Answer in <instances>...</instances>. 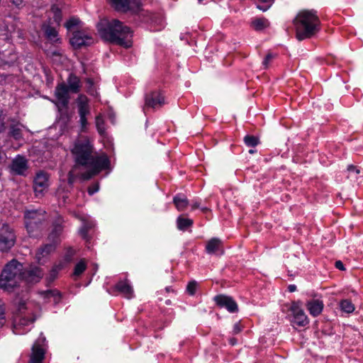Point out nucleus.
<instances>
[{
    "mask_svg": "<svg viewBox=\"0 0 363 363\" xmlns=\"http://www.w3.org/2000/svg\"><path fill=\"white\" fill-rule=\"evenodd\" d=\"M71 152L74 157L76 165L89 167L90 170L81 174L83 180H88L101 170L108 167L109 160L106 155H92V146L89 140L84 138L77 140Z\"/></svg>",
    "mask_w": 363,
    "mask_h": 363,
    "instance_id": "obj_1",
    "label": "nucleus"
},
{
    "mask_svg": "<svg viewBox=\"0 0 363 363\" xmlns=\"http://www.w3.org/2000/svg\"><path fill=\"white\" fill-rule=\"evenodd\" d=\"M100 36L105 40L128 48L132 45V31L117 19L101 20L97 24Z\"/></svg>",
    "mask_w": 363,
    "mask_h": 363,
    "instance_id": "obj_2",
    "label": "nucleus"
},
{
    "mask_svg": "<svg viewBox=\"0 0 363 363\" xmlns=\"http://www.w3.org/2000/svg\"><path fill=\"white\" fill-rule=\"evenodd\" d=\"M294 24L297 39L303 40L311 38L318 33L320 20L315 11L304 10L297 14L294 20Z\"/></svg>",
    "mask_w": 363,
    "mask_h": 363,
    "instance_id": "obj_3",
    "label": "nucleus"
},
{
    "mask_svg": "<svg viewBox=\"0 0 363 363\" xmlns=\"http://www.w3.org/2000/svg\"><path fill=\"white\" fill-rule=\"evenodd\" d=\"M23 265L15 259L11 260L0 275V287L6 290L15 287L23 279Z\"/></svg>",
    "mask_w": 363,
    "mask_h": 363,
    "instance_id": "obj_4",
    "label": "nucleus"
},
{
    "mask_svg": "<svg viewBox=\"0 0 363 363\" xmlns=\"http://www.w3.org/2000/svg\"><path fill=\"white\" fill-rule=\"evenodd\" d=\"M35 320L30 306L25 302H19L17 312L13 317V332L20 334L19 331L23 326L32 323Z\"/></svg>",
    "mask_w": 363,
    "mask_h": 363,
    "instance_id": "obj_5",
    "label": "nucleus"
},
{
    "mask_svg": "<svg viewBox=\"0 0 363 363\" xmlns=\"http://www.w3.org/2000/svg\"><path fill=\"white\" fill-rule=\"evenodd\" d=\"M25 224L29 233H33L38 228L39 225L45 219V211L42 210L27 211L25 212Z\"/></svg>",
    "mask_w": 363,
    "mask_h": 363,
    "instance_id": "obj_6",
    "label": "nucleus"
},
{
    "mask_svg": "<svg viewBox=\"0 0 363 363\" xmlns=\"http://www.w3.org/2000/svg\"><path fill=\"white\" fill-rule=\"evenodd\" d=\"M15 242V235L6 224H0V251H7Z\"/></svg>",
    "mask_w": 363,
    "mask_h": 363,
    "instance_id": "obj_7",
    "label": "nucleus"
},
{
    "mask_svg": "<svg viewBox=\"0 0 363 363\" xmlns=\"http://www.w3.org/2000/svg\"><path fill=\"white\" fill-rule=\"evenodd\" d=\"M301 306L300 301H294L291 303L289 310L293 315V323L298 326L304 327L308 324L309 320Z\"/></svg>",
    "mask_w": 363,
    "mask_h": 363,
    "instance_id": "obj_8",
    "label": "nucleus"
},
{
    "mask_svg": "<svg viewBox=\"0 0 363 363\" xmlns=\"http://www.w3.org/2000/svg\"><path fill=\"white\" fill-rule=\"evenodd\" d=\"M70 43L74 48L78 49L93 44L94 40L90 33L83 30H76L72 33Z\"/></svg>",
    "mask_w": 363,
    "mask_h": 363,
    "instance_id": "obj_9",
    "label": "nucleus"
},
{
    "mask_svg": "<svg viewBox=\"0 0 363 363\" xmlns=\"http://www.w3.org/2000/svg\"><path fill=\"white\" fill-rule=\"evenodd\" d=\"M49 186V175L43 172H38L33 180V189L36 196H42Z\"/></svg>",
    "mask_w": 363,
    "mask_h": 363,
    "instance_id": "obj_10",
    "label": "nucleus"
},
{
    "mask_svg": "<svg viewBox=\"0 0 363 363\" xmlns=\"http://www.w3.org/2000/svg\"><path fill=\"white\" fill-rule=\"evenodd\" d=\"M111 6L117 11L125 12L137 11L140 6V0H109Z\"/></svg>",
    "mask_w": 363,
    "mask_h": 363,
    "instance_id": "obj_11",
    "label": "nucleus"
},
{
    "mask_svg": "<svg viewBox=\"0 0 363 363\" xmlns=\"http://www.w3.org/2000/svg\"><path fill=\"white\" fill-rule=\"evenodd\" d=\"M45 340V337L41 334L33 344L30 357V363H42L45 358V349L43 346Z\"/></svg>",
    "mask_w": 363,
    "mask_h": 363,
    "instance_id": "obj_12",
    "label": "nucleus"
},
{
    "mask_svg": "<svg viewBox=\"0 0 363 363\" xmlns=\"http://www.w3.org/2000/svg\"><path fill=\"white\" fill-rule=\"evenodd\" d=\"M214 301L218 306L225 308L230 313H235L238 311V304L230 296L218 295L214 297Z\"/></svg>",
    "mask_w": 363,
    "mask_h": 363,
    "instance_id": "obj_13",
    "label": "nucleus"
},
{
    "mask_svg": "<svg viewBox=\"0 0 363 363\" xmlns=\"http://www.w3.org/2000/svg\"><path fill=\"white\" fill-rule=\"evenodd\" d=\"M69 89L65 83L59 84L55 91V95L57 99L58 104L62 107H67L69 101Z\"/></svg>",
    "mask_w": 363,
    "mask_h": 363,
    "instance_id": "obj_14",
    "label": "nucleus"
},
{
    "mask_svg": "<svg viewBox=\"0 0 363 363\" xmlns=\"http://www.w3.org/2000/svg\"><path fill=\"white\" fill-rule=\"evenodd\" d=\"M43 272L38 267H30L23 271V279L28 283H37L43 277Z\"/></svg>",
    "mask_w": 363,
    "mask_h": 363,
    "instance_id": "obj_15",
    "label": "nucleus"
},
{
    "mask_svg": "<svg viewBox=\"0 0 363 363\" xmlns=\"http://www.w3.org/2000/svg\"><path fill=\"white\" fill-rule=\"evenodd\" d=\"M164 104L163 96L159 92H152L146 96L145 106L152 108L161 107Z\"/></svg>",
    "mask_w": 363,
    "mask_h": 363,
    "instance_id": "obj_16",
    "label": "nucleus"
},
{
    "mask_svg": "<svg viewBox=\"0 0 363 363\" xmlns=\"http://www.w3.org/2000/svg\"><path fill=\"white\" fill-rule=\"evenodd\" d=\"M11 169L16 174L25 175L28 169L27 160L23 157H16L12 162Z\"/></svg>",
    "mask_w": 363,
    "mask_h": 363,
    "instance_id": "obj_17",
    "label": "nucleus"
},
{
    "mask_svg": "<svg viewBox=\"0 0 363 363\" xmlns=\"http://www.w3.org/2000/svg\"><path fill=\"white\" fill-rule=\"evenodd\" d=\"M206 250L208 254L223 253V242L221 240L213 238L207 241Z\"/></svg>",
    "mask_w": 363,
    "mask_h": 363,
    "instance_id": "obj_18",
    "label": "nucleus"
},
{
    "mask_svg": "<svg viewBox=\"0 0 363 363\" xmlns=\"http://www.w3.org/2000/svg\"><path fill=\"white\" fill-rule=\"evenodd\" d=\"M306 308L310 314L314 317L319 315L323 309V302L319 299H313L307 302Z\"/></svg>",
    "mask_w": 363,
    "mask_h": 363,
    "instance_id": "obj_19",
    "label": "nucleus"
},
{
    "mask_svg": "<svg viewBox=\"0 0 363 363\" xmlns=\"http://www.w3.org/2000/svg\"><path fill=\"white\" fill-rule=\"evenodd\" d=\"M77 104L79 115H89L90 107L89 105V99L84 94H79L77 99Z\"/></svg>",
    "mask_w": 363,
    "mask_h": 363,
    "instance_id": "obj_20",
    "label": "nucleus"
},
{
    "mask_svg": "<svg viewBox=\"0 0 363 363\" xmlns=\"http://www.w3.org/2000/svg\"><path fill=\"white\" fill-rule=\"evenodd\" d=\"M116 289L127 298L133 296V289L127 281H119L116 285Z\"/></svg>",
    "mask_w": 363,
    "mask_h": 363,
    "instance_id": "obj_21",
    "label": "nucleus"
},
{
    "mask_svg": "<svg viewBox=\"0 0 363 363\" xmlns=\"http://www.w3.org/2000/svg\"><path fill=\"white\" fill-rule=\"evenodd\" d=\"M46 38L52 43H58L60 39L58 38V33L54 27L49 24L44 23L42 27Z\"/></svg>",
    "mask_w": 363,
    "mask_h": 363,
    "instance_id": "obj_22",
    "label": "nucleus"
},
{
    "mask_svg": "<svg viewBox=\"0 0 363 363\" xmlns=\"http://www.w3.org/2000/svg\"><path fill=\"white\" fill-rule=\"evenodd\" d=\"M67 86L71 92L78 93L80 90V80L77 76L71 74L67 79Z\"/></svg>",
    "mask_w": 363,
    "mask_h": 363,
    "instance_id": "obj_23",
    "label": "nucleus"
},
{
    "mask_svg": "<svg viewBox=\"0 0 363 363\" xmlns=\"http://www.w3.org/2000/svg\"><path fill=\"white\" fill-rule=\"evenodd\" d=\"M173 202L179 211H184L189 205V201L184 195L179 194L174 197Z\"/></svg>",
    "mask_w": 363,
    "mask_h": 363,
    "instance_id": "obj_24",
    "label": "nucleus"
},
{
    "mask_svg": "<svg viewBox=\"0 0 363 363\" xmlns=\"http://www.w3.org/2000/svg\"><path fill=\"white\" fill-rule=\"evenodd\" d=\"M54 249L55 246L50 244L45 245L43 247L40 248L35 255L37 260L40 262L43 257L48 255Z\"/></svg>",
    "mask_w": 363,
    "mask_h": 363,
    "instance_id": "obj_25",
    "label": "nucleus"
},
{
    "mask_svg": "<svg viewBox=\"0 0 363 363\" xmlns=\"http://www.w3.org/2000/svg\"><path fill=\"white\" fill-rule=\"evenodd\" d=\"M40 295L43 298L48 299L49 301H52L54 303H57L60 299V296L59 292L56 290H48L45 291H42Z\"/></svg>",
    "mask_w": 363,
    "mask_h": 363,
    "instance_id": "obj_26",
    "label": "nucleus"
},
{
    "mask_svg": "<svg viewBox=\"0 0 363 363\" xmlns=\"http://www.w3.org/2000/svg\"><path fill=\"white\" fill-rule=\"evenodd\" d=\"M193 225V220L184 218L182 216H179L177 219V226L180 230H186L188 228Z\"/></svg>",
    "mask_w": 363,
    "mask_h": 363,
    "instance_id": "obj_27",
    "label": "nucleus"
},
{
    "mask_svg": "<svg viewBox=\"0 0 363 363\" xmlns=\"http://www.w3.org/2000/svg\"><path fill=\"white\" fill-rule=\"evenodd\" d=\"M252 26L256 30H262L269 26V21L266 18H256L252 22Z\"/></svg>",
    "mask_w": 363,
    "mask_h": 363,
    "instance_id": "obj_28",
    "label": "nucleus"
},
{
    "mask_svg": "<svg viewBox=\"0 0 363 363\" xmlns=\"http://www.w3.org/2000/svg\"><path fill=\"white\" fill-rule=\"evenodd\" d=\"M81 21L79 18L75 17L70 18L65 23L66 28L69 31H76L75 28L79 27Z\"/></svg>",
    "mask_w": 363,
    "mask_h": 363,
    "instance_id": "obj_29",
    "label": "nucleus"
},
{
    "mask_svg": "<svg viewBox=\"0 0 363 363\" xmlns=\"http://www.w3.org/2000/svg\"><path fill=\"white\" fill-rule=\"evenodd\" d=\"M340 308L342 311L350 313L354 311V306L349 300H342L340 303Z\"/></svg>",
    "mask_w": 363,
    "mask_h": 363,
    "instance_id": "obj_30",
    "label": "nucleus"
},
{
    "mask_svg": "<svg viewBox=\"0 0 363 363\" xmlns=\"http://www.w3.org/2000/svg\"><path fill=\"white\" fill-rule=\"evenodd\" d=\"M63 267L62 263L55 265L50 270V274L48 277L49 281H52L57 277L58 272Z\"/></svg>",
    "mask_w": 363,
    "mask_h": 363,
    "instance_id": "obj_31",
    "label": "nucleus"
},
{
    "mask_svg": "<svg viewBox=\"0 0 363 363\" xmlns=\"http://www.w3.org/2000/svg\"><path fill=\"white\" fill-rule=\"evenodd\" d=\"M86 268V262L84 259H82L76 264V266L74 267V274L75 276L81 275L84 272Z\"/></svg>",
    "mask_w": 363,
    "mask_h": 363,
    "instance_id": "obj_32",
    "label": "nucleus"
},
{
    "mask_svg": "<svg viewBox=\"0 0 363 363\" xmlns=\"http://www.w3.org/2000/svg\"><path fill=\"white\" fill-rule=\"evenodd\" d=\"M50 12L53 14L54 21L57 24H59L62 19L61 11L60 9L56 6H52Z\"/></svg>",
    "mask_w": 363,
    "mask_h": 363,
    "instance_id": "obj_33",
    "label": "nucleus"
},
{
    "mask_svg": "<svg viewBox=\"0 0 363 363\" xmlns=\"http://www.w3.org/2000/svg\"><path fill=\"white\" fill-rule=\"evenodd\" d=\"M244 141L249 147H255L259 143V139L253 135H246L244 138Z\"/></svg>",
    "mask_w": 363,
    "mask_h": 363,
    "instance_id": "obj_34",
    "label": "nucleus"
},
{
    "mask_svg": "<svg viewBox=\"0 0 363 363\" xmlns=\"http://www.w3.org/2000/svg\"><path fill=\"white\" fill-rule=\"evenodd\" d=\"M96 125L100 135L105 133L104 121L101 116L96 117Z\"/></svg>",
    "mask_w": 363,
    "mask_h": 363,
    "instance_id": "obj_35",
    "label": "nucleus"
},
{
    "mask_svg": "<svg viewBox=\"0 0 363 363\" xmlns=\"http://www.w3.org/2000/svg\"><path fill=\"white\" fill-rule=\"evenodd\" d=\"M10 134L15 139H19L21 137V130L18 126H12L11 128Z\"/></svg>",
    "mask_w": 363,
    "mask_h": 363,
    "instance_id": "obj_36",
    "label": "nucleus"
},
{
    "mask_svg": "<svg viewBox=\"0 0 363 363\" xmlns=\"http://www.w3.org/2000/svg\"><path fill=\"white\" fill-rule=\"evenodd\" d=\"M6 323L5 307L0 303V328L3 327Z\"/></svg>",
    "mask_w": 363,
    "mask_h": 363,
    "instance_id": "obj_37",
    "label": "nucleus"
},
{
    "mask_svg": "<svg viewBox=\"0 0 363 363\" xmlns=\"http://www.w3.org/2000/svg\"><path fill=\"white\" fill-rule=\"evenodd\" d=\"M78 168V166L77 165H74V167H73V169L69 172V174H68V182L69 184H72L74 182V179H75V171L77 170V169Z\"/></svg>",
    "mask_w": 363,
    "mask_h": 363,
    "instance_id": "obj_38",
    "label": "nucleus"
},
{
    "mask_svg": "<svg viewBox=\"0 0 363 363\" xmlns=\"http://www.w3.org/2000/svg\"><path fill=\"white\" fill-rule=\"evenodd\" d=\"M258 1L267 4V5H266V6L257 5V9L262 11H266L270 7L271 4L274 1V0H258Z\"/></svg>",
    "mask_w": 363,
    "mask_h": 363,
    "instance_id": "obj_39",
    "label": "nucleus"
},
{
    "mask_svg": "<svg viewBox=\"0 0 363 363\" xmlns=\"http://www.w3.org/2000/svg\"><path fill=\"white\" fill-rule=\"evenodd\" d=\"M62 232V227L60 225L56 226L54 230L50 235V239L54 240L60 235Z\"/></svg>",
    "mask_w": 363,
    "mask_h": 363,
    "instance_id": "obj_40",
    "label": "nucleus"
},
{
    "mask_svg": "<svg viewBox=\"0 0 363 363\" xmlns=\"http://www.w3.org/2000/svg\"><path fill=\"white\" fill-rule=\"evenodd\" d=\"M79 123L81 125V130L82 131H84L86 125H87V120H86V116L87 115H79Z\"/></svg>",
    "mask_w": 363,
    "mask_h": 363,
    "instance_id": "obj_41",
    "label": "nucleus"
},
{
    "mask_svg": "<svg viewBox=\"0 0 363 363\" xmlns=\"http://www.w3.org/2000/svg\"><path fill=\"white\" fill-rule=\"evenodd\" d=\"M196 281H191L189 283V284L187 285V287H186V290L187 291L191 294V295H193L195 291H196Z\"/></svg>",
    "mask_w": 363,
    "mask_h": 363,
    "instance_id": "obj_42",
    "label": "nucleus"
},
{
    "mask_svg": "<svg viewBox=\"0 0 363 363\" xmlns=\"http://www.w3.org/2000/svg\"><path fill=\"white\" fill-rule=\"evenodd\" d=\"M347 170L349 172V177H352L353 174H358L360 172L359 169L353 165L348 166Z\"/></svg>",
    "mask_w": 363,
    "mask_h": 363,
    "instance_id": "obj_43",
    "label": "nucleus"
},
{
    "mask_svg": "<svg viewBox=\"0 0 363 363\" xmlns=\"http://www.w3.org/2000/svg\"><path fill=\"white\" fill-rule=\"evenodd\" d=\"M273 58H274V55H272V54H271V53L267 54V55L266 56V57L264 58V60L263 61V65L264 66L265 68H267L268 67L269 62L272 60Z\"/></svg>",
    "mask_w": 363,
    "mask_h": 363,
    "instance_id": "obj_44",
    "label": "nucleus"
},
{
    "mask_svg": "<svg viewBox=\"0 0 363 363\" xmlns=\"http://www.w3.org/2000/svg\"><path fill=\"white\" fill-rule=\"evenodd\" d=\"M99 189V186L98 184H96L93 185L92 186H90L88 189V192L90 195L94 194V193L97 192Z\"/></svg>",
    "mask_w": 363,
    "mask_h": 363,
    "instance_id": "obj_45",
    "label": "nucleus"
},
{
    "mask_svg": "<svg viewBox=\"0 0 363 363\" xmlns=\"http://www.w3.org/2000/svg\"><path fill=\"white\" fill-rule=\"evenodd\" d=\"M91 226V225H84L81 230H80V234L84 238H86V233H87V231H88V229L90 228Z\"/></svg>",
    "mask_w": 363,
    "mask_h": 363,
    "instance_id": "obj_46",
    "label": "nucleus"
},
{
    "mask_svg": "<svg viewBox=\"0 0 363 363\" xmlns=\"http://www.w3.org/2000/svg\"><path fill=\"white\" fill-rule=\"evenodd\" d=\"M241 330H242V326H241L240 323H236L233 325V333L234 334H238L240 332H241Z\"/></svg>",
    "mask_w": 363,
    "mask_h": 363,
    "instance_id": "obj_47",
    "label": "nucleus"
},
{
    "mask_svg": "<svg viewBox=\"0 0 363 363\" xmlns=\"http://www.w3.org/2000/svg\"><path fill=\"white\" fill-rule=\"evenodd\" d=\"M10 38V35L7 32H0V41H6Z\"/></svg>",
    "mask_w": 363,
    "mask_h": 363,
    "instance_id": "obj_48",
    "label": "nucleus"
},
{
    "mask_svg": "<svg viewBox=\"0 0 363 363\" xmlns=\"http://www.w3.org/2000/svg\"><path fill=\"white\" fill-rule=\"evenodd\" d=\"M335 267H336V268H337L340 270H342V271L345 270L343 263L340 260L335 262Z\"/></svg>",
    "mask_w": 363,
    "mask_h": 363,
    "instance_id": "obj_49",
    "label": "nucleus"
},
{
    "mask_svg": "<svg viewBox=\"0 0 363 363\" xmlns=\"http://www.w3.org/2000/svg\"><path fill=\"white\" fill-rule=\"evenodd\" d=\"M86 84H89V87L87 89V91L90 94H93V91L91 89V86H92L93 84V82L90 79H86Z\"/></svg>",
    "mask_w": 363,
    "mask_h": 363,
    "instance_id": "obj_50",
    "label": "nucleus"
},
{
    "mask_svg": "<svg viewBox=\"0 0 363 363\" xmlns=\"http://www.w3.org/2000/svg\"><path fill=\"white\" fill-rule=\"evenodd\" d=\"M11 1L16 6H20L23 4V0H11Z\"/></svg>",
    "mask_w": 363,
    "mask_h": 363,
    "instance_id": "obj_51",
    "label": "nucleus"
},
{
    "mask_svg": "<svg viewBox=\"0 0 363 363\" xmlns=\"http://www.w3.org/2000/svg\"><path fill=\"white\" fill-rule=\"evenodd\" d=\"M191 208L193 210L200 208V204L199 202H194L191 205Z\"/></svg>",
    "mask_w": 363,
    "mask_h": 363,
    "instance_id": "obj_52",
    "label": "nucleus"
},
{
    "mask_svg": "<svg viewBox=\"0 0 363 363\" xmlns=\"http://www.w3.org/2000/svg\"><path fill=\"white\" fill-rule=\"evenodd\" d=\"M288 289L290 292H294L296 290V286L294 284H291L289 286Z\"/></svg>",
    "mask_w": 363,
    "mask_h": 363,
    "instance_id": "obj_53",
    "label": "nucleus"
},
{
    "mask_svg": "<svg viewBox=\"0 0 363 363\" xmlns=\"http://www.w3.org/2000/svg\"><path fill=\"white\" fill-rule=\"evenodd\" d=\"M6 80V77L4 74H0V84L3 83Z\"/></svg>",
    "mask_w": 363,
    "mask_h": 363,
    "instance_id": "obj_54",
    "label": "nucleus"
},
{
    "mask_svg": "<svg viewBox=\"0 0 363 363\" xmlns=\"http://www.w3.org/2000/svg\"><path fill=\"white\" fill-rule=\"evenodd\" d=\"M4 130H5L4 124L0 121V133L3 132Z\"/></svg>",
    "mask_w": 363,
    "mask_h": 363,
    "instance_id": "obj_55",
    "label": "nucleus"
},
{
    "mask_svg": "<svg viewBox=\"0 0 363 363\" xmlns=\"http://www.w3.org/2000/svg\"><path fill=\"white\" fill-rule=\"evenodd\" d=\"M230 342L232 345H235L236 341L235 339H230Z\"/></svg>",
    "mask_w": 363,
    "mask_h": 363,
    "instance_id": "obj_56",
    "label": "nucleus"
},
{
    "mask_svg": "<svg viewBox=\"0 0 363 363\" xmlns=\"http://www.w3.org/2000/svg\"><path fill=\"white\" fill-rule=\"evenodd\" d=\"M201 211L204 213L207 212L208 211V208L206 207L201 208Z\"/></svg>",
    "mask_w": 363,
    "mask_h": 363,
    "instance_id": "obj_57",
    "label": "nucleus"
},
{
    "mask_svg": "<svg viewBox=\"0 0 363 363\" xmlns=\"http://www.w3.org/2000/svg\"><path fill=\"white\" fill-rule=\"evenodd\" d=\"M255 151L254 150H249V152H250V154H253V153H255Z\"/></svg>",
    "mask_w": 363,
    "mask_h": 363,
    "instance_id": "obj_58",
    "label": "nucleus"
}]
</instances>
